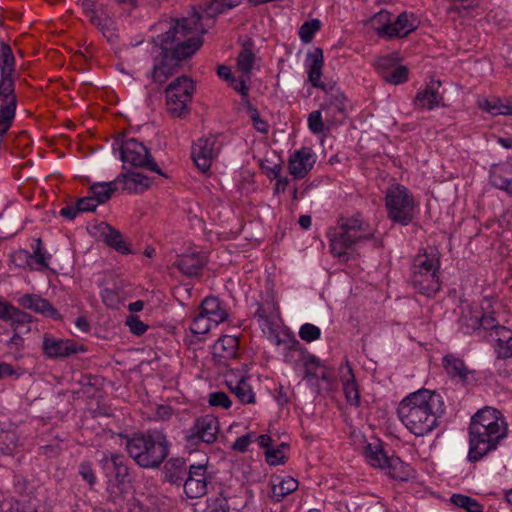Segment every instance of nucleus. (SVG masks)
I'll return each instance as SVG.
<instances>
[{
	"instance_id": "f257e3e1",
	"label": "nucleus",
	"mask_w": 512,
	"mask_h": 512,
	"mask_svg": "<svg viewBox=\"0 0 512 512\" xmlns=\"http://www.w3.org/2000/svg\"><path fill=\"white\" fill-rule=\"evenodd\" d=\"M159 29L162 32L153 38V43L160 51L153 57V65L146 78L161 86L178 72L182 62L202 47L207 30L202 24L200 10L195 7L185 17L159 23Z\"/></svg>"
},
{
	"instance_id": "f03ea898",
	"label": "nucleus",
	"mask_w": 512,
	"mask_h": 512,
	"mask_svg": "<svg viewBox=\"0 0 512 512\" xmlns=\"http://www.w3.org/2000/svg\"><path fill=\"white\" fill-rule=\"evenodd\" d=\"M508 436L505 417L496 408L485 406L470 419L467 461L477 463L496 451Z\"/></svg>"
},
{
	"instance_id": "7ed1b4c3",
	"label": "nucleus",
	"mask_w": 512,
	"mask_h": 512,
	"mask_svg": "<svg viewBox=\"0 0 512 512\" xmlns=\"http://www.w3.org/2000/svg\"><path fill=\"white\" fill-rule=\"evenodd\" d=\"M445 413L442 396L436 391L419 389L399 403L397 415L405 427L415 436L431 433Z\"/></svg>"
},
{
	"instance_id": "20e7f679",
	"label": "nucleus",
	"mask_w": 512,
	"mask_h": 512,
	"mask_svg": "<svg viewBox=\"0 0 512 512\" xmlns=\"http://www.w3.org/2000/svg\"><path fill=\"white\" fill-rule=\"evenodd\" d=\"M169 447L166 435L157 430L134 435L126 441L129 456L142 468H158L168 456Z\"/></svg>"
},
{
	"instance_id": "39448f33",
	"label": "nucleus",
	"mask_w": 512,
	"mask_h": 512,
	"mask_svg": "<svg viewBox=\"0 0 512 512\" xmlns=\"http://www.w3.org/2000/svg\"><path fill=\"white\" fill-rule=\"evenodd\" d=\"M100 465L107 478V499L116 507H122L128 493L129 467L124 455L103 454Z\"/></svg>"
},
{
	"instance_id": "423d86ee",
	"label": "nucleus",
	"mask_w": 512,
	"mask_h": 512,
	"mask_svg": "<svg viewBox=\"0 0 512 512\" xmlns=\"http://www.w3.org/2000/svg\"><path fill=\"white\" fill-rule=\"evenodd\" d=\"M365 226L360 213L350 217H340L338 226L329 233L332 253L337 257L344 256L346 251L353 248L357 242L369 239L372 235L367 232Z\"/></svg>"
},
{
	"instance_id": "0eeeda50",
	"label": "nucleus",
	"mask_w": 512,
	"mask_h": 512,
	"mask_svg": "<svg viewBox=\"0 0 512 512\" xmlns=\"http://www.w3.org/2000/svg\"><path fill=\"white\" fill-rule=\"evenodd\" d=\"M440 259L433 254H419L412 266L410 282L418 293L432 297L441 287L439 280Z\"/></svg>"
},
{
	"instance_id": "6e6552de",
	"label": "nucleus",
	"mask_w": 512,
	"mask_h": 512,
	"mask_svg": "<svg viewBox=\"0 0 512 512\" xmlns=\"http://www.w3.org/2000/svg\"><path fill=\"white\" fill-rule=\"evenodd\" d=\"M416 202L411 191L401 184H393L385 194L387 218L393 224L408 226L415 218Z\"/></svg>"
},
{
	"instance_id": "1a4fd4ad",
	"label": "nucleus",
	"mask_w": 512,
	"mask_h": 512,
	"mask_svg": "<svg viewBox=\"0 0 512 512\" xmlns=\"http://www.w3.org/2000/svg\"><path fill=\"white\" fill-rule=\"evenodd\" d=\"M194 90V82L188 76L171 81L164 90L167 112L174 118H185L190 113Z\"/></svg>"
},
{
	"instance_id": "9d476101",
	"label": "nucleus",
	"mask_w": 512,
	"mask_h": 512,
	"mask_svg": "<svg viewBox=\"0 0 512 512\" xmlns=\"http://www.w3.org/2000/svg\"><path fill=\"white\" fill-rule=\"evenodd\" d=\"M120 159L124 164L123 169H126V164H130L132 167L145 168L164 176L163 171L151 156L148 148L135 138L124 139L121 141Z\"/></svg>"
},
{
	"instance_id": "9b49d317",
	"label": "nucleus",
	"mask_w": 512,
	"mask_h": 512,
	"mask_svg": "<svg viewBox=\"0 0 512 512\" xmlns=\"http://www.w3.org/2000/svg\"><path fill=\"white\" fill-rule=\"evenodd\" d=\"M218 433V419L207 414L195 419L193 426L187 431L186 441L190 446H196L200 442L212 444L216 441Z\"/></svg>"
},
{
	"instance_id": "f8f14e48",
	"label": "nucleus",
	"mask_w": 512,
	"mask_h": 512,
	"mask_svg": "<svg viewBox=\"0 0 512 512\" xmlns=\"http://www.w3.org/2000/svg\"><path fill=\"white\" fill-rule=\"evenodd\" d=\"M212 477L207 471V464H191L183 483V490L187 498L198 499L208 493V485Z\"/></svg>"
},
{
	"instance_id": "ddd939ff",
	"label": "nucleus",
	"mask_w": 512,
	"mask_h": 512,
	"mask_svg": "<svg viewBox=\"0 0 512 512\" xmlns=\"http://www.w3.org/2000/svg\"><path fill=\"white\" fill-rule=\"evenodd\" d=\"M305 65L309 82L314 88L323 90L326 98L340 91L334 83H324L321 81L322 68L324 66V56L321 48L316 47L307 53Z\"/></svg>"
},
{
	"instance_id": "4468645a",
	"label": "nucleus",
	"mask_w": 512,
	"mask_h": 512,
	"mask_svg": "<svg viewBox=\"0 0 512 512\" xmlns=\"http://www.w3.org/2000/svg\"><path fill=\"white\" fill-rule=\"evenodd\" d=\"M43 354L50 358H65L79 352H85L83 345H77L72 339L56 338L48 333L44 334L42 342Z\"/></svg>"
},
{
	"instance_id": "2eb2a0df",
	"label": "nucleus",
	"mask_w": 512,
	"mask_h": 512,
	"mask_svg": "<svg viewBox=\"0 0 512 512\" xmlns=\"http://www.w3.org/2000/svg\"><path fill=\"white\" fill-rule=\"evenodd\" d=\"M316 162L315 154L308 147H303L292 153L288 160L289 173L295 179L304 178Z\"/></svg>"
},
{
	"instance_id": "dca6fc26",
	"label": "nucleus",
	"mask_w": 512,
	"mask_h": 512,
	"mask_svg": "<svg viewBox=\"0 0 512 512\" xmlns=\"http://www.w3.org/2000/svg\"><path fill=\"white\" fill-rule=\"evenodd\" d=\"M17 303L23 309L31 310L37 314L49 317L53 320H60L61 315L56 308L40 295L27 293L17 298Z\"/></svg>"
},
{
	"instance_id": "f3484780",
	"label": "nucleus",
	"mask_w": 512,
	"mask_h": 512,
	"mask_svg": "<svg viewBox=\"0 0 512 512\" xmlns=\"http://www.w3.org/2000/svg\"><path fill=\"white\" fill-rule=\"evenodd\" d=\"M239 339L232 335L221 336L212 347L214 361L228 366V361L238 357Z\"/></svg>"
},
{
	"instance_id": "a211bd4d",
	"label": "nucleus",
	"mask_w": 512,
	"mask_h": 512,
	"mask_svg": "<svg viewBox=\"0 0 512 512\" xmlns=\"http://www.w3.org/2000/svg\"><path fill=\"white\" fill-rule=\"evenodd\" d=\"M216 138H199L192 146V159L201 172H207L212 163L214 145Z\"/></svg>"
},
{
	"instance_id": "6ab92c4d",
	"label": "nucleus",
	"mask_w": 512,
	"mask_h": 512,
	"mask_svg": "<svg viewBox=\"0 0 512 512\" xmlns=\"http://www.w3.org/2000/svg\"><path fill=\"white\" fill-rule=\"evenodd\" d=\"M442 365L447 375L462 384H468L474 379V372L470 370L465 362L453 354L443 357Z\"/></svg>"
},
{
	"instance_id": "aec40b11",
	"label": "nucleus",
	"mask_w": 512,
	"mask_h": 512,
	"mask_svg": "<svg viewBox=\"0 0 512 512\" xmlns=\"http://www.w3.org/2000/svg\"><path fill=\"white\" fill-rule=\"evenodd\" d=\"M377 68L382 79L389 84L400 85L408 80V68L404 65L392 66L388 57L380 58L377 61Z\"/></svg>"
},
{
	"instance_id": "412c9836",
	"label": "nucleus",
	"mask_w": 512,
	"mask_h": 512,
	"mask_svg": "<svg viewBox=\"0 0 512 512\" xmlns=\"http://www.w3.org/2000/svg\"><path fill=\"white\" fill-rule=\"evenodd\" d=\"M207 263L206 256L201 252L184 253L178 256L175 266L186 276H198Z\"/></svg>"
},
{
	"instance_id": "4be33fe9",
	"label": "nucleus",
	"mask_w": 512,
	"mask_h": 512,
	"mask_svg": "<svg viewBox=\"0 0 512 512\" xmlns=\"http://www.w3.org/2000/svg\"><path fill=\"white\" fill-rule=\"evenodd\" d=\"M116 182L122 191L129 193H142L150 186V179L140 172L127 171L116 177Z\"/></svg>"
},
{
	"instance_id": "5701e85b",
	"label": "nucleus",
	"mask_w": 512,
	"mask_h": 512,
	"mask_svg": "<svg viewBox=\"0 0 512 512\" xmlns=\"http://www.w3.org/2000/svg\"><path fill=\"white\" fill-rule=\"evenodd\" d=\"M14 257L15 261H19L17 265L20 267H28L30 270L34 271H44L49 268V261L52 256L48 252L30 253L27 250L21 249L15 253Z\"/></svg>"
},
{
	"instance_id": "b1692460",
	"label": "nucleus",
	"mask_w": 512,
	"mask_h": 512,
	"mask_svg": "<svg viewBox=\"0 0 512 512\" xmlns=\"http://www.w3.org/2000/svg\"><path fill=\"white\" fill-rule=\"evenodd\" d=\"M418 17L412 13L403 11L396 18L392 17L390 39L404 38L419 26Z\"/></svg>"
},
{
	"instance_id": "393cba45",
	"label": "nucleus",
	"mask_w": 512,
	"mask_h": 512,
	"mask_svg": "<svg viewBox=\"0 0 512 512\" xmlns=\"http://www.w3.org/2000/svg\"><path fill=\"white\" fill-rule=\"evenodd\" d=\"M200 311L213 322L214 326L219 325L228 318V311L218 297L209 296L203 299Z\"/></svg>"
},
{
	"instance_id": "a878e982",
	"label": "nucleus",
	"mask_w": 512,
	"mask_h": 512,
	"mask_svg": "<svg viewBox=\"0 0 512 512\" xmlns=\"http://www.w3.org/2000/svg\"><path fill=\"white\" fill-rule=\"evenodd\" d=\"M164 480L171 485L182 486L188 474V467L183 458H170L164 466Z\"/></svg>"
},
{
	"instance_id": "bb28decb",
	"label": "nucleus",
	"mask_w": 512,
	"mask_h": 512,
	"mask_svg": "<svg viewBox=\"0 0 512 512\" xmlns=\"http://www.w3.org/2000/svg\"><path fill=\"white\" fill-rule=\"evenodd\" d=\"M440 85V81H432L431 85L419 90L414 99V105L427 110H433L438 107L443 99V96L437 91Z\"/></svg>"
},
{
	"instance_id": "cd10ccee",
	"label": "nucleus",
	"mask_w": 512,
	"mask_h": 512,
	"mask_svg": "<svg viewBox=\"0 0 512 512\" xmlns=\"http://www.w3.org/2000/svg\"><path fill=\"white\" fill-rule=\"evenodd\" d=\"M459 329L466 335H473L481 331L480 309L467 306L462 309L458 319Z\"/></svg>"
},
{
	"instance_id": "c85d7f7f",
	"label": "nucleus",
	"mask_w": 512,
	"mask_h": 512,
	"mask_svg": "<svg viewBox=\"0 0 512 512\" xmlns=\"http://www.w3.org/2000/svg\"><path fill=\"white\" fill-rule=\"evenodd\" d=\"M384 471L390 478L400 482H408L415 477V470L395 455L390 457Z\"/></svg>"
},
{
	"instance_id": "c756f323",
	"label": "nucleus",
	"mask_w": 512,
	"mask_h": 512,
	"mask_svg": "<svg viewBox=\"0 0 512 512\" xmlns=\"http://www.w3.org/2000/svg\"><path fill=\"white\" fill-rule=\"evenodd\" d=\"M101 235L104 243L110 248L124 255L132 253L130 244L124 240L122 233L111 225L105 224Z\"/></svg>"
},
{
	"instance_id": "7c9ffc66",
	"label": "nucleus",
	"mask_w": 512,
	"mask_h": 512,
	"mask_svg": "<svg viewBox=\"0 0 512 512\" xmlns=\"http://www.w3.org/2000/svg\"><path fill=\"white\" fill-rule=\"evenodd\" d=\"M364 456L369 465L374 468L385 470L390 457L380 442L368 443L364 448Z\"/></svg>"
},
{
	"instance_id": "2f4dec72",
	"label": "nucleus",
	"mask_w": 512,
	"mask_h": 512,
	"mask_svg": "<svg viewBox=\"0 0 512 512\" xmlns=\"http://www.w3.org/2000/svg\"><path fill=\"white\" fill-rule=\"evenodd\" d=\"M346 401L351 406H360V393L352 367L347 363V372L341 377Z\"/></svg>"
},
{
	"instance_id": "473e14b6",
	"label": "nucleus",
	"mask_w": 512,
	"mask_h": 512,
	"mask_svg": "<svg viewBox=\"0 0 512 512\" xmlns=\"http://www.w3.org/2000/svg\"><path fill=\"white\" fill-rule=\"evenodd\" d=\"M392 16V13L382 9L370 18L369 24L379 38L390 40Z\"/></svg>"
},
{
	"instance_id": "72a5a7b5",
	"label": "nucleus",
	"mask_w": 512,
	"mask_h": 512,
	"mask_svg": "<svg viewBox=\"0 0 512 512\" xmlns=\"http://www.w3.org/2000/svg\"><path fill=\"white\" fill-rule=\"evenodd\" d=\"M491 184L501 190L512 193V170L508 165H495L490 171Z\"/></svg>"
},
{
	"instance_id": "f704fd0d",
	"label": "nucleus",
	"mask_w": 512,
	"mask_h": 512,
	"mask_svg": "<svg viewBox=\"0 0 512 512\" xmlns=\"http://www.w3.org/2000/svg\"><path fill=\"white\" fill-rule=\"evenodd\" d=\"M242 0H203L199 6L207 17L213 18L238 6Z\"/></svg>"
},
{
	"instance_id": "c9c22d12",
	"label": "nucleus",
	"mask_w": 512,
	"mask_h": 512,
	"mask_svg": "<svg viewBox=\"0 0 512 512\" xmlns=\"http://www.w3.org/2000/svg\"><path fill=\"white\" fill-rule=\"evenodd\" d=\"M347 98L344 93L340 90L335 94H331L328 98H325L324 102L320 105L327 115L332 118H336L337 115H344L346 112Z\"/></svg>"
},
{
	"instance_id": "e433bc0d",
	"label": "nucleus",
	"mask_w": 512,
	"mask_h": 512,
	"mask_svg": "<svg viewBox=\"0 0 512 512\" xmlns=\"http://www.w3.org/2000/svg\"><path fill=\"white\" fill-rule=\"evenodd\" d=\"M298 488V481L287 476L285 478L277 477L273 480L271 488V497L274 501H282L288 494L294 492Z\"/></svg>"
},
{
	"instance_id": "4c0bfd02",
	"label": "nucleus",
	"mask_w": 512,
	"mask_h": 512,
	"mask_svg": "<svg viewBox=\"0 0 512 512\" xmlns=\"http://www.w3.org/2000/svg\"><path fill=\"white\" fill-rule=\"evenodd\" d=\"M478 107L492 116L512 115V105L496 97L479 99Z\"/></svg>"
},
{
	"instance_id": "58836bf2",
	"label": "nucleus",
	"mask_w": 512,
	"mask_h": 512,
	"mask_svg": "<svg viewBox=\"0 0 512 512\" xmlns=\"http://www.w3.org/2000/svg\"><path fill=\"white\" fill-rule=\"evenodd\" d=\"M119 184L116 182V178L109 182H97L90 186V192L93 198H95L98 204H104L113 195L115 191H118Z\"/></svg>"
},
{
	"instance_id": "ea45409f",
	"label": "nucleus",
	"mask_w": 512,
	"mask_h": 512,
	"mask_svg": "<svg viewBox=\"0 0 512 512\" xmlns=\"http://www.w3.org/2000/svg\"><path fill=\"white\" fill-rule=\"evenodd\" d=\"M229 390L237 397L241 404L255 403V393L251 385L248 383L247 378L241 379L240 383L230 387Z\"/></svg>"
},
{
	"instance_id": "a19ab883",
	"label": "nucleus",
	"mask_w": 512,
	"mask_h": 512,
	"mask_svg": "<svg viewBox=\"0 0 512 512\" xmlns=\"http://www.w3.org/2000/svg\"><path fill=\"white\" fill-rule=\"evenodd\" d=\"M15 57L11 47L2 42L0 45V72L1 76L12 75L14 72Z\"/></svg>"
},
{
	"instance_id": "79ce46f5",
	"label": "nucleus",
	"mask_w": 512,
	"mask_h": 512,
	"mask_svg": "<svg viewBox=\"0 0 512 512\" xmlns=\"http://www.w3.org/2000/svg\"><path fill=\"white\" fill-rule=\"evenodd\" d=\"M14 100L17 106V97L15 94V84L12 75L1 76L0 78V101L2 104H9Z\"/></svg>"
},
{
	"instance_id": "37998d69",
	"label": "nucleus",
	"mask_w": 512,
	"mask_h": 512,
	"mask_svg": "<svg viewBox=\"0 0 512 512\" xmlns=\"http://www.w3.org/2000/svg\"><path fill=\"white\" fill-rule=\"evenodd\" d=\"M450 500L454 505L467 512H483V506L476 499L468 495L453 494Z\"/></svg>"
},
{
	"instance_id": "c03bdc74",
	"label": "nucleus",
	"mask_w": 512,
	"mask_h": 512,
	"mask_svg": "<svg viewBox=\"0 0 512 512\" xmlns=\"http://www.w3.org/2000/svg\"><path fill=\"white\" fill-rule=\"evenodd\" d=\"M256 56L252 49L244 45L237 58V67L244 74H250L253 69Z\"/></svg>"
},
{
	"instance_id": "a18cd8bd",
	"label": "nucleus",
	"mask_w": 512,
	"mask_h": 512,
	"mask_svg": "<svg viewBox=\"0 0 512 512\" xmlns=\"http://www.w3.org/2000/svg\"><path fill=\"white\" fill-rule=\"evenodd\" d=\"M32 322V316L27 312H24L21 309H18L17 312L13 315L9 324L14 331L28 333L30 328V323Z\"/></svg>"
},
{
	"instance_id": "49530a36",
	"label": "nucleus",
	"mask_w": 512,
	"mask_h": 512,
	"mask_svg": "<svg viewBox=\"0 0 512 512\" xmlns=\"http://www.w3.org/2000/svg\"><path fill=\"white\" fill-rule=\"evenodd\" d=\"M302 361L305 369V377L308 379L317 377V370L322 367V364L315 355L308 351H302Z\"/></svg>"
},
{
	"instance_id": "de8ad7c7",
	"label": "nucleus",
	"mask_w": 512,
	"mask_h": 512,
	"mask_svg": "<svg viewBox=\"0 0 512 512\" xmlns=\"http://www.w3.org/2000/svg\"><path fill=\"white\" fill-rule=\"evenodd\" d=\"M321 22L319 19H311L304 22L299 28V38L304 43H309L313 40L315 34L319 31Z\"/></svg>"
},
{
	"instance_id": "09e8293b",
	"label": "nucleus",
	"mask_w": 512,
	"mask_h": 512,
	"mask_svg": "<svg viewBox=\"0 0 512 512\" xmlns=\"http://www.w3.org/2000/svg\"><path fill=\"white\" fill-rule=\"evenodd\" d=\"M288 448V444L281 443L277 448H270L265 451V460L270 466L284 464L286 456L283 449Z\"/></svg>"
},
{
	"instance_id": "8fccbe9b",
	"label": "nucleus",
	"mask_w": 512,
	"mask_h": 512,
	"mask_svg": "<svg viewBox=\"0 0 512 512\" xmlns=\"http://www.w3.org/2000/svg\"><path fill=\"white\" fill-rule=\"evenodd\" d=\"M230 505L228 503L227 496H224L223 493H220L216 497H211L207 499V507L205 512H229Z\"/></svg>"
},
{
	"instance_id": "3c124183",
	"label": "nucleus",
	"mask_w": 512,
	"mask_h": 512,
	"mask_svg": "<svg viewBox=\"0 0 512 512\" xmlns=\"http://www.w3.org/2000/svg\"><path fill=\"white\" fill-rule=\"evenodd\" d=\"M213 322L208 319L201 311L196 315L190 325V331L193 334H206L210 331Z\"/></svg>"
},
{
	"instance_id": "603ef678",
	"label": "nucleus",
	"mask_w": 512,
	"mask_h": 512,
	"mask_svg": "<svg viewBox=\"0 0 512 512\" xmlns=\"http://www.w3.org/2000/svg\"><path fill=\"white\" fill-rule=\"evenodd\" d=\"M322 111L323 110L321 109L315 110L308 115V128L315 135L322 134L325 130L324 122L322 119Z\"/></svg>"
},
{
	"instance_id": "864d4df0",
	"label": "nucleus",
	"mask_w": 512,
	"mask_h": 512,
	"mask_svg": "<svg viewBox=\"0 0 512 512\" xmlns=\"http://www.w3.org/2000/svg\"><path fill=\"white\" fill-rule=\"evenodd\" d=\"M299 336L302 340L310 343L321 337V330L314 324L305 323L299 329Z\"/></svg>"
},
{
	"instance_id": "5fc2aeb1",
	"label": "nucleus",
	"mask_w": 512,
	"mask_h": 512,
	"mask_svg": "<svg viewBox=\"0 0 512 512\" xmlns=\"http://www.w3.org/2000/svg\"><path fill=\"white\" fill-rule=\"evenodd\" d=\"M247 112L253 122L254 128L262 134H267L269 132V124L267 123V121L263 120L260 117L257 108H255L252 105H249L247 107Z\"/></svg>"
},
{
	"instance_id": "6e6d98bb",
	"label": "nucleus",
	"mask_w": 512,
	"mask_h": 512,
	"mask_svg": "<svg viewBox=\"0 0 512 512\" xmlns=\"http://www.w3.org/2000/svg\"><path fill=\"white\" fill-rule=\"evenodd\" d=\"M208 403L214 407H221L224 409H229L232 405V402L228 395L222 391H216L209 394Z\"/></svg>"
},
{
	"instance_id": "4d7b16f0",
	"label": "nucleus",
	"mask_w": 512,
	"mask_h": 512,
	"mask_svg": "<svg viewBox=\"0 0 512 512\" xmlns=\"http://www.w3.org/2000/svg\"><path fill=\"white\" fill-rule=\"evenodd\" d=\"M125 324L129 327L130 332L136 336L143 335L148 329V325L143 323L139 317L135 315H129L126 318Z\"/></svg>"
},
{
	"instance_id": "13d9d810",
	"label": "nucleus",
	"mask_w": 512,
	"mask_h": 512,
	"mask_svg": "<svg viewBox=\"0 0 512 512\" xmlns=\"http://www.w3.org/2000/svg\"><path fill=\"white\" fill-rule=\"evenodd\" d=\"M78 473L82 477V479L85 482H87L90 486H93L97 481V477L89 461H84L80 463Z\"/></svg>"
},
{
	"instance_id": "bf43d9fd",
	"label": "nucleus",
	"mask_w": 512,
	"mask_h": 512,
	"mask_svg": "<svg viewBox=\"0 0 512 512\" xmlns=\"http://www.w3.org/2000/svg\"><path fill=\"white\" fill-rule=\"evenodd\" d=\"M99 204L96 202L95 198L91 196H85L79 198L76 202V207L79 213L83 212H93L96 210Z\"/></svg>"
},
{
	"instance_id": "052dcab7",
	"label": "nucleus",
	"mask_w": 512,
	"mask_h": 512,
	"mask_svg": "<svg viewBox=\"0 0 512 512\" xmlns=\"http://www.w3.org/2000/svg\"><path fill=\"white\" fill-rule=\"evenodd\" d=\"M225 384L227 388L233 387L235 384L240 383L241 379L247 378L245 375V372L243 370L239 369H230L228 370L225 375Z\"/></svg>"
},
{
	"instance_id": "680f3d73",
	"label": "nucleus",
	"mask_w": 512,
	"mask_h": 512,
	"mask_svg": "<svg viewBox=\"0 0 512 512\" xmlns=\"http://www.w3.org/2000/svg\"><path fill=\"white\" fill-rule=\"evenodd\" d=\"M480 321H481V330H492L495 331L497 327L501 325L498 324L496 318L494 317V313H483L482 309H480Z\"/></svg>"
},
{
	"instance_id": "e2e57ef3",
	"label": "nucleus",
	"mask_w": 512,
	"mask_h": 512,
	"mask_svg": "<svg viewBox=\"0 0 512 512\" xmlns=\"http://www.w3.org/2000/svg\"><path fill=\"white\" fill-rule=\"evenodd\" d=\"M103 303L109 308H117L119 305V295L112 289H104L101 292Z\"/></svg>"
},
{
	"instance_id": "0e129e2a",
	"label": "nucleus",
	"mask_w": 512,
	"mask_h": 512,
	"mask_svg": "<svg viewBox=\"0 0 512 512\" xmlns=\"http://www.w3.org/2000/svg\"><path fill=\"white\" fill-rule=\"evenodd\" d=\"M18 309L11 303L0 299V320L9 323Z\"/></svg>"
},
{
	"instance_id": "69168bd1",
	"label": "nucleus",
	"mask_w": 512,
	"mask_h": 512,
	"mask_svg": "<svg viewBox=\"0 0 512 512\" xmlns=\"http://www.w3.org/2000/svg\"><path fill=\"white\" fill-rule=\"evenodd\" d=\"M39 455H43L47 458H56L62 451V447L58 444H47L39 447Z\"/></svg>"
},
{
	"instance_id": "338daca9",
	"label": "nucleus",
	"mask_w": 512,
	"mask_h": 512,
	"mask_svg": "<svg viewBox=\"0 0 512 512\" xmlns=\"http://www.w3.org/2000/svg\"><path fill=\"white\" fill-rule=\"evenodd\" d=\"M251 443V437L249 434L238 437L232 445V448L239 452L247 451Z\"/></svg>"
},
{
	"instance_id": "774afa93",
	"label": "nucleus",
	"mask_w": 512,
	"mask_h": 512,
	"mask_svg": "<svg viewBox=\"0 0 512 512\" xmlns=\"http://www.w3.org/2000/svg\"><path fill=\"white\" fill-rule=\"evenodd\" d=\"M494 333L496 336L495 341L507 342L508 340H512V330L506 326L501 325L497 327Z\"/></svg>"
}]
</instances>
